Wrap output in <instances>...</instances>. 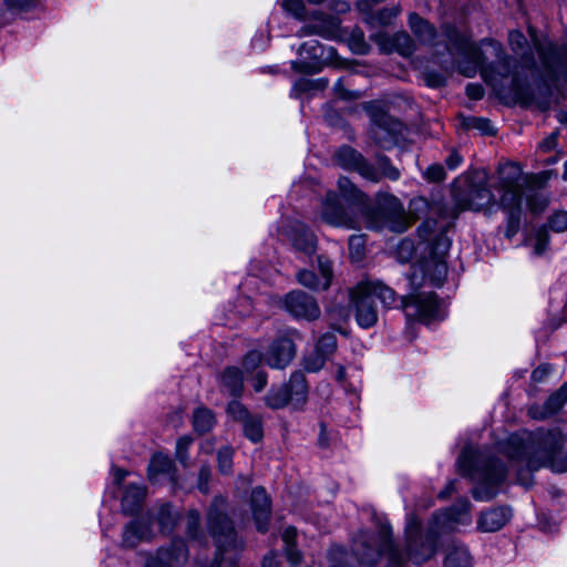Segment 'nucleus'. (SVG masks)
Listing matches in <instances>:
<instances>
[{
    "label": "nucleus",
    "instance_id": "a878e982",
    "mask_svg": "<svg viewBox=\"0 0 567 567\" xmlns=\"http://www.w3.org/2000/svg\"><path fill=\"white\" fill-rule=\"evenodd\" d=\"M288 389V396L293 409H300L307 401L308 384L305 374L297 371L291 374L289 383L285 385Z\"/></svg>",
    "mask_w": 567,
    "mask_h": 567
},
{
    "label": "nucleus",
    "instance_id": "6ab92c4d",
    "mask_svg": "<svg viewBox=\"0 0 567 567\" xmlns=\"http://www.w3.org/2000/svg\"><path fill=\"white\" fill-rule=\"evenodd\" d=\"M153 522L150 515L138 517L125 526L122 544L125 547H135L141 542L153 537Z\"/></svg>",
    "mask_w": 567,
    "mask_h": 567
},
{
    "label": "nucleus",
    "instance_id": "2eb2a0df",
    "mask_svg": "<svg viewBox=\"0 0 567 567\" xmlns=\"http://www.w3.org/2000/svg\"><path fill=\"white\" fill-rule=\"evenodd\" d=\"M350 296L357 323L363 329L373 327L378 321L374 299L369 293L360 291L359 284L351 290Z\"/></svg>",
    "mask_w": 567,
    "mask_h": 567
},
{
    "label": "nucleus",
    "instance_id": "ea45409f",
    "mask_svg": "<svg viewBox=\"0 0 567 567\" xmlns=\"http://www.w3.org/2000/svg\"><path fill=\"white\" fill-rule=\"evenodd\" d=\"M329 360L326 355L313 349V351L303 358V368L308 372L320 371Z\"/></svg>",
    "mask_w": 567,
    "mask_h": 567
},
{
    "label": "nucleus",
    "instance_id": "412c9836",
    "mask_svg": "<svg viewBox=\"0 0 567 567\" xmlns=\"http://www.w3.org/2000/svg\"><path fill=\"white\" fill-rule=\"evenodd\" d=\"M296 348L289 337L278 338L270 346L267 353V363L275 369H284L295 357Z\"/></svg>",
    "mask_w": 567,
    "mask_h": 567
},
{
    "label": "nucleus",
    "instance_id": "864d4df0",
    "mask_svg": "<svg viewBox=\"0 0 567 567\" xmlns=\"http://www.w3.org/2000/svg\"><path fill=\"white\" fill-rule=\"evenodd\" d=\"M210 476H212L210 467L208 465H203L199 471L197 487L204 494H207L209 491L208 483H209Z\"/></svg>",
    "mask_w": 567,
    "mask_h": 567
},
{
    "label": "nucleus",
    "instance_id": "bb28decb",
    "mask_svg": "<svg viewBox=\"0 0 567 567\" xmlns=\"http://www.w3.org/2000/svg\"><path fill=\"white\" fill-rule=\"evenodd\" d=\"M473 559L468 549L455 540L449 548L444 560V567H472Z\"/></svg>",
    "mask_w": 567,
    "mask_h": 567
},
{
    "label": "nucleus",
    "instance_id": "f3484780",
    "mask_svg": "<svg viewBox=\"0 0 567 567\" xmlns=\"http://www.w3.org/2000/svg\"><path fill=\"white\" fill-rule=\"evenodd\" d=\"M318 266L319 276L312 270H300L297 275L298 282L312 290L328 289L332 280V264L327 257L318 256Z\"/></svg>",
    "mask_w": 567,
    "mask_h": 567
},
{
    "label": "nucleus",
    "instance_id": "69168bd1",
    "mask_svg": "<svg viewBox=\"0 0 567 567\" xmlns=\"http://www.w3.org/2000/svg\"><path fill=\"white\" fill-rule=\"evenodd\" d=\"M297 536V530L295 527H287L282 534V539L286 546L295 545V539Z\"/></svg>",
    "mask_w": 567,
    "mask_h": 567
},
{
    "label": "nucleus",
    "instance_id": "c85d7f7f",
    "mask_svg": "<svg viewBox=\"0 0 567 567\" xmlns=\"http://www.w3.org/2000/svg\"><path fill=\"white\" fill-rule=\"evenodd\" d=\"M244 377L241 371L236 367L225 369L220 378L221 390L228 392L233 396L240 395L243 391Z\"/></svg>",
    "mask_w": 567,
    "mask_h": 567
},
{
    "label": "nucleus",
    "instance_id": "423d86ee",
    "mask_svg": "<svg viewBox=\"0 0 567 567\" xmlns=\"http://www.w3.org/2000/svg\"><path fill=\"white\" fill-rule=\"evenodd\" d=\"M334 161L340 167L357 172L361 177L373 183H378L382 178L398 181L401 175L386 156L378 155L375 164H372L360 152L348 145L337 150Z\"/></svg>",
    "mask_w": 567,
    "mask_h": 567
},
{
    "label": "nucleus",
    "instance_id": "338daca9",
    "mask_svg": "<svg viewBox=\"0 0 567 567\" xmlns=\"http://www.w3.org/2000/svg\"><path fill=\"white\" fill-rule=\"evenodd\" d=\"M269 38L256 34L251 40V45L255 50H264L268 43Z\"/></svg>",
    "mask_w": 567,
    "mask_h": 567
},
{
    "label": "nucleus",
    "instance_id": "774afa93",
    "mask_svg": "<svg viewBox=\"0 0 567 567\" xmlns=\"http://www.w3.org/2000/svg\"><path fill=\"white\" fill-rule=\"evenodd\" d=\"M455 491V481H450L446 486L440 492V498H447Z\"/></svg>",
    "mask_w": 567,
    "mask_h": 567
},
{
    "label": "nucleus",
    "instance_id": "f8f14e48",
    "mask_svg": "<svg viewBox=\"0 0 567 567\" xmlns=\"http://www.w3.org/2000/svg\"><path fill=\"white\" fill-rule=\"evenodd\" d=\"M454 199L458 210H481L483 208L499 205L494 194L485 185L472 184L466 192H454Z\"/></svg>",
    "mask_w": 567,
    "mask_h": 567
},
{
    "label": "nucleus",
    "instance_id": "58836bf2",
    "mask_svg": "<svg viewBox=\"0 0 567 567\" xmlns=\"http://www.w3.org/2000/svg\"><path fill=\"white\" fill-rule=\"evenodd\" d=\"M377 204L382 209H388L390 214L394 216H401L402 215V205L400 200L388 193H379L377 195Z\"/></svg>",
    "mask_w": 567,
    "mask_h": 567
},
{
    "label": "nucleus",
    "instance_id": "9b49d317",
    "mask_svg": "<svg viewBox=\"0 0 567 567\" xmlns=\"http://www.w3.org/2000/svg\"><path fill=\"white\" fill-rule=\"evenodd\" d=\"M301 60L292 61L291 68L300 73H316L327 63H332L337 51L332 47H323L318 40H309L298 51Z\"/></svg>",
    "mask_w": 567,
    "mask_h": 567
},
{
    "label": "nucleus",
    "instance_id": "49530a36",
    "mask_svg": "<svg viewBox=\"0 0 567 567\" xmlns=\"http://www.w3.org/2000/svg\"><path fill=\"white\" fill-rule=\"evenodd\" d=\"M349 249L352 259L359 261L364 254V239L361 235H352L349 238Z\"/></svg>",
    "mask_w": 567,
    "mask_h": 567
},
{
    "label": "nucleus",
    "instance_id": "9d476101",
    "mask_svg": "<svg viewBox=\"0 0 567 567\" xmlns=\"http://www.w3.org/2000/svg\"><path fill=\"white\" fill-rule=\"evenodd\" d=\"M364 110L373 124L371 134L374 142L382 148L390 147L401 132V122L390 116L378 101L365 103Z\"/></svg>",
    "mask_w": 567,
    "mask_h": 567
},
{
    "label": "nucleus",
    "instance_id": "ddd939ff",
    "mask_svg": "<svg viewBox=\"0 0 567 567\" xmlns=\"http://www.w3.org/2000/svg\"><path fill=\"white\" fill-rule=\"evenodd\" d=\"M284 306L285 309L297 319L313 321L321 315L317 300L300 290L291 291L286 295Z\"/></svg>",
    "mask_w": 567,
    "mask_h": 567
},
{
    "label": "nucleus",
    "instance_id": "c756f323",
    "mask_svg": "<svg viewBox=\"0 0 567 567\" xmlns=\"http://www.w3.org/2000/svg\"><path fill=\"white\" fill-rule=\"evenodd\" d=\"M409 27L421 42L430 43L435 38V28L416 13L410 14Z\"/></svg>",
    "mask_w": 567,
    "mask_h": 567
},
{
    "label": "nucleus",
    "instance_id": "a211bd4d",
    "mask_svg": "<svg viewBox=\"0 0 567 567\" xmlns=\"http://www.w3.org/2000/svg\"><path fill=\"white\" fill-rule=\"evenodd\" d=\"M148 480L152 484L169 483L176 485V468L168 455L156 453L151 458L148 470Z\"/></svg>",
    "mask_w": 567,
    "mask_h": 567
},
{
    "label": "nucleus",
    "instance_id": "3c124183",
    "mask_svg": "<svg viewBox=\"0 0 567 567\" xmlns=\"http://www.w3.org/2000/svg\"><path fill=\"white\" fill-rule=\"evenodd\" d=\"M262 355L259 351H250L244 359L243 365L247 373H252L261 363Z\"/></svg>",
    "mask_w": 567,
    "mask_h": 567
},
{
    "label": "nucleus",
    "instance_id": "473e14b6",
    "mask_svg": "<svg viewBox=\"0 0 567 567\" xmlns=\"http://www.w3.org/2000/svg\"><path fill=\"white\" fill-rule=\"evenodd\" d=\"M245 436L254 443H257L262 437L261 419L257 415H249L243 422Z\"/></svg>",
    "mask_w": 567,
    "mask_h": 567
},
{
    "label": "nucleus",
    "instance_id": "4be33fe9",
    "mask_svg": "<svg viewBox=\"0 0 567 567\" xmlns=\"http://www.w3.org/2000/svg\"><path fill=\"white\" fill-rule=\"evenodd\" d=\"M251 511L255 524L259 532H266L270 518V499L262 487H256L251 492Z\"/></svg>",
    "mask_w": 567,
    "mask_h": 567
},
{
    "label": "nucleus",
    "instance_id": "603ef678",
    "mask_svg": "<svg viewBox=\"0 0 567 567\" xmlns=\"http://www.w3.org/2000/svg\"><path fill=\"white\" fill-rule=\"evenodd\" d=\"M424 176L430 182H441L445 178V171L442 165L433 164L426 168Z\"/></svg>",
    "mask_w": 567,
    "mask_h": 567
},
{
    "label": "nucleus",
    "instance_id": "7c9ffc66",
    "mask_svg": "<svg viewBox=\"0 0 567 567\" xmlns=\"http://www.w3.org/2000/svg\"><path fill=\"white\" fill-rule=\"evenodd\" d=\"M216 423L213 412L204 406L197 408L193 413V426L195 432L204 434L210 431Z\"/></svg>",
    "mask_w": 567,
    "mask_h": 567
},
{
    "label": "nucleus",
    "instance_id": "6e6d98bb",
    "mask_svg": "<svg viewBox=\"0 0 567 567\" xmlns=\"http://www.w3.org/2000/svg\"><path fill=\"white\" fill-rule=\"evenodd\" d=\"M330 560H331V565L330 567H348V565H346L343 563V557L346 556V551L343 550V548L341 547H334L330 550Z\"/></svg>",
    "mask_w": 567,
    "mask_h": 567
},
{
    "label": "nucleus",
    "instance_id": "f03ea898",
    "mask_svg": "<svg viewBox=\"0 0 567 567\" xmlns=\"http://www.w3.org/2000/svg\"><path fill=\"white\" fill-rule=\"evenodd\" d=\"M564 447L565 437L559 429L522 431L492 449L464 447L457 467L461 475L475 484L472 489L474 499L488 502L498 494L508 473L507 465L496 454L506 456L511 467L518 468L519 482L528 484L529 473L540 467H549L556 473L567 472Z\"/></svg>",
    "mask_w": 567,
    "mask_h": 567
},
{
    "label": "nucleus",
    "instance_id": "37998d69",
    "mask_svg": "<svg viewBox=\"0 0 567 567\" xmlns=\"http://www.w3.org/2000/svg\"><path fill=\"white\" fill-rule=\"evenodd\" d=\"M233 454H234V451L229 446H224L218 451V453H217L218 467L221 473L227 474L231 470Z\"/></svg>",
    "mask_w": 567,
    "mask_h": 567
},
{
    "label": "nucleus",
    "instance_id": "f704fd0d",
    "mask_svg": "<svg viewBox=\"0 0 567 567\" xmlns=\"http://www.w3.org/2000/svg\"><path fill=\"white\" fill-rule=\"evenodd\" d=\"M337 347V337L333 332L322 333L315 344V349L329 359L336 352Z\"/></svg>",
    "mask_w": 567,
    "mask_h": 567
},
{
    "label": "nucleus",
    "instance_id": "7ed1b4c3",
    "mask_svg": "<svg viewBox=\"0 0 567 567\" xmlns=\"http://www.w3.org/2000/svg\"><path fill=\"white\" fill-rule=\"evenodd\" d=\"M470 512V501L462 498L452 507L434 514L425 534L421 532L420 520L410 515L405 525L404 549L393 543L391 527L382 522L377 534L360 532L353 539L352 551L361 564L370 566L383 555L388 560L386 567H408L410 560L415 565L423 564L434 556L441 535L453 530L456 525L471 522Z\"/></svg>",
    "mask_w": 567,
    "mask_h": 567
},
{
    "label": "nucleus",
    "instance_id": "bf43d9fd",
    "mask_svg": "<svg viewBox=\"0 0 567 567\" xmlns=\"http://www.w3.org/2000/svg\"><path fill=\"white\" fill-rule=\"evenodd\" d=\"M550 373V367L547 364L539 365L532 373V379L535 382H542Z\"/></svg>",
    "mask_w": 567,
    "mask_h": 567
},
{
    "label": "nucleus",
    "instance_id": "e2e57ef3",
    "mask_svg": "<svg viewBox=\"0 0 567 567\" xmlns=\"http://www.w3.org/2000/svg\"><path fill=\"white\" fill-rule=\"evenodd\" d=\"M466 93L472 100H480L484 95V91L481 85L477 84H468L466 86Z\"/></svg>",
    "mask_w": 567,
    "mask_h": 567
},
{
    "label": "nucleus",
    "instance_id": "5fc2aeb1",
    "mask_svg": "<svg viewBox=\"0 0 567 567\" xmlns=\"http://www.w3.org/2000/svg\"><path fill=\"white\" fill-rule=\"evenodd\" d=\"M472 126L474 128H477L478 131H481L485 135H494L495 134V130H494L493 125L486 118L474 117L472 120Z\"/></svg>",
    "mask_w": 567,
    "mask_h": 567
},
{
    "label": "nucleus",
    "instance_id": "a18cd8bd",
    "mask_svg": "<svg viewBox=\"0 0 567 567\" xmlns=\"http://www.w3.org/2000/svg\"><path fill=\"white\" fill-rule=\"evenodd\" d=\"M549 228L556 233L567 230V212L558 210L554 213L548 219Z\"/></svg>",
    "mask_w": 567,
    "mask_h": 567
},
{
    "label": "nucleus",
    "instance_id": "20e7f679",
    "mask_svg": "<svg viewBox=\"0 0 567 567\" xmlns=\"http://www.w3.org/2000/svg\"><path fill=\"white\" fill-rule=\"evenodd\" d=\"M338 190L347 202V207L341 205L336 193L329 192L322 203L321 218L336 227L354 228L357 226L355 210L367 206L368 197L348 177L338 179Z\"/></svg>",
    "mask_w": 567,
    "mask_h": 567
},
{
    "label": "nucleus",
    "instance_id": "79ce46f5",
    "mask_svg": "<svg viewBox=\"0 0 567 567\" xmlns=\"http://www.w3.org/2000/svg\"><path fill=\"white\" fill-rule=\"evenodd\" d=\"M193 443V437L189 435H184L179 437L176 442L175 449V457L183 466H187L188 462V450Z\"/></svg>",
    "mask_w": 567,
    "mask_h": 567
},
{
    "label": "nucleus",
    "instance_id": "680f3d73",
    "mask_svg": "<svg viewBox=\"0 0 567 567\" xmlns=\"http://www.w3.org/2000/svg\"><path fill=\"white\" fill-rule=\"evenodd\" d=\"M267 384V375L264 371H257L254 378V389L260 392Z\"/></svg>",
    "mask_w": 567,
    "mask_h": 567
},
{
    "label": "nucleus",
    "instance_id": "de8ad7c7",
    "mask_svg": "<svg viewBox=\"0 0 567 567\" xmlns=\"http://www.w3.org/2000/svg\"><path fill=\"white\" fill-rule=\"evenodd\" d=\"M344 79L340 78L337 80V82L333 85L334 93L338 97L342 100H357L361 96V93L359 91H348L344 87Z\"/></svg>",
    "mask_w": 567,
    "mask_h": 567
},
{
    "label": "nucleus",
    "instance_id": "393cba45",
    "mask_svg": "<svg viewBox=\"0 0 567 567\" xmlns=\"http://www.w3.org/2000/svg\"><path fill=\"white\" fill-rule=\"evenodd\" d=\"M290 240L297 250L306 255H311L316 250L317 239L315 234L301 223L292 226Z\"/></svg>",
    "mask_w": 567,
    "mask_h": 567
},
{
    "label": "nucleus",
    "instance_id": "aec40b11",
    "mask_svg": "<svg viewBox=\"0 0 567 567\" xmlns=\"http://www.w3.org/2000/svg\"><path fill=\"white\" fill-rule=\"evenodd\" d=\"M512 509L507 506L492 507L483 511L477 519V529L482 533H495L511 519Z\"/></svg>",
    "mask_w": 567,
    "mask_h": 567
},
{
    "label": "nucleus",
    "instance_id": "052dcab7",
    "mask_svg": "<svg viewBox=\"0 0 567 567\" xmlns=\"http://www.w3.org/2000/svg\"><path fill=\"white\" fill-rule=\"evenodd\" d=\"M400 12L399 8L383 9L379 12V20L381 23L386 24L391 19L395 18Z\"/></svg>",
    "mask_w": 567,
    "mask_h": 567
},
{
    "label": "nucleus",
    "instance_id": "f257e3e1",
    "mask_svg": "<svg viewBox=\"0 0 567 567\" xmlns=\"http://www.w3.org/2000/svg\"><path fill=\"white\" fill-rule=\"evenodd\" d=\"M528 33L532 44L519 30H513L508 34L511 49L519 59V64L515 69L512 68L511 60L504 56L498 42L483 41L496 56L494 63L484 64L481 49L473 42L461 39L456 44L461 58L457 62L458 71L467 78H473L480 70L484 81L499 93L503 91L504 81L511 79L509 92L523 105L532 104L534 96L522 85L519 69L527 73L526 81L542 84L547 91L567 84V45L540 40L532 27Z\"/></svg>",
    "mask_w": 567,
    "mask_h": 567
},
{
    "label": "nucleus",
    "instance_id": "09e8293b",
    "mask_svg": "<svg viewBox=\"0 0 567 567\" xmlns=\"http://www.w3.org/2000/svg\"><path fill=\"white\" fill-rule=\"evenodd\" d=\"M227 413L236 421H240L241 423L248 417L250 414L245 409V406L239 401H231L227 406Z\"/></svg>",
    "mask_w": 567,
    "mask_h": 567
},
{
    "label": "nucleus",
    "instance_id": "4c0bfd02",
    "mask_svg": "<svg viewBox=\"0 0 567 567\" xmlns=\"http://www.w3.org/2000/svg\"><path fill=\"white\" fill-rule=\"evenodd\" d=\"M281 7L284 11L299 21H306L309 18L306 4L302 0H282Z\"/></svg>",
    "mask_w": 567,
    "mask_h": 567
},
{
    "label": "nucleus",
    "instance_id": "1a4fd4ad",
    "mask_svg": "<svg viewBox=\"0 0 567 567\" xmlns=\"http://www.w3.org/2000/svg\"><path fill=\"white\" fill-rule=\"evenodd\" d=\"M401 306L409 320H417L430 324L445 318L444 305L433 292L402 297Z\"/></svg>",
    "mask_w": 567,
    "mask_h": 567
},
{
    "label": "nucleus",
    "instance_id": "0eeeda50",
    "mask_svg": "<svg viewBox=\"0 0 567 567\" xmlns=\"http://www.w3.org/2000/svg\"><path fill=\"white\" fill-rule=\"evenodd\" d=\"M447 225L439 224L436 220L426 219L419 228L417 234L431 259L434 261V274L432 280L436 287L443 285L447 275L446 256L451 248V239L447 236Z\"/></svg>",
    "mask_w": 567,
    "mask_h": 567
},
{
    "label": "nucleus",
    "instance_id": "2f4dec72",
    "mask_svg": "<svg viewBox=\"0 0 567 567\" xmlns=\"http://www.w3.org/2000/svg\"><path fill=\"white\" fill-rule=\"evenodd\" d=\"M152 518V522H156L159 526V529L162 533H171L177 522V513L173 512L172 506L168 504H163L157 511V514L155 517L150 515Z\"/></svg>",
    "mask_w": 567,
    "mask_h": 567
},
{
    "label": "nucleus",
    "instance_id": "5701e85b",
    "mask_svg": "<svg viewBox=\"0 0 567 567\" xmlns=\"http://www.w3.org/2000/svg\"><path fill=\"white\" fill-rule=\"evenodd\" d=\"M567 403V382L557 391L551 393L543 405H533L529 408V415L537 420L549 417L560 411Z\"/></svg>",
    "mask_w": 567,
    "mask_h": 567
},
{
    "label": "nucleus",
    "instance_id": "c9c22d12",
    "mask_svg": "<svg viewBox=\"0 0 567 567\" xmlns=\"http://www.w3.org/2000/svg\"><path fill=\"white\" fill-rule=\"evenodd\" d=\"M327 80H309V79H298L292 86L291 96H297L300 93L310 92L312 90H322L327 86Z\"/></svg>",
    "mask_w": 567,
    "mask_h": 567
},
{
    "label": "nucleus",
    "instance_id": "e433bc0d",
    "mask_svg": "<svg viewBox=\"0 0 567 567\" xmlns=\"http://www.w3.org/2000/svg\"><path fill=\"white\" fill-rule=\"evenodd\" d=\"M266 404L271 409H281L290 404L288 389L286 386L271 389L266 396Z\"/></svg>",
    "mask_w": 567,
    "mask_h": 567
},
{
    "label": "nucleus",
    "instance_id": "72a5a7b5",
    "mask_svg": "<svg viewBox=\"0 0 567 567\" xmlns=\"http://www.w3.org/2000/svg\"><path fill=\"white\" fill-rule=\"evenodd\" d=\"M392 50L398 51L403 56H409L414 51V43L406 32H398L391 38Z\"/></svg>",
    "mask_w": 567,
    "mask_h": 567
},
{
    "label": "nucleus",
    "instance_id": "cd10ccee",
    "mask_svg": "<svg viewBox=\"0 0 567 567\" xmlns=\"http://www.w3.org/2000/svg\"><path fill=\"white\" fill-rule=\"evenodd\" d=\"M145 495L146 488L143 485H127L122 498L123 511L128 514L135 513L141 507Z\"/></svg>",
    "mask_w": 567,
    "mask_h": 567
},
{
    "label": "nucleus",
    "instance_id": "b1692460",
    "mask_svg": "<svg viewBox=\"0 0 567 567\" xmlns=\"http://www.w3.org/2000/svg\"><path fill=\"white\" fill-rule=\"evenodd\" d=\"M359 290L369 293L373 299H379L386 308H391L396 305L398 299L395 291L383 285L381 281L370 279L362 280L359 282Z\"/></svg>",
    "mask_w": 567,
    "mask_h": 567
},
{
    "label": "nucleus",
    "instance_id": "0e129e2a",
    "mask_svg": "<svg viewBox=\"0 0 567 567\" xmlns=\"http://www.w3.org/2000/svg\"><path fill=\"white\" fill-rule=\"evenodd\" d=\"M462 161V156L457 152H452L445 163L451 171H454L461 165Z\"/></svg>",
    "mask_w": 567,
    "mask_h": 567
},
{
    "label": "nucleus",
    "instance_id": "6e6552de",
    "mask_svg": "<svg viewBox=\"0 0 567 567\" xmlns=\"http://www.w3.org/2000/svg\"><path fill=\"white\" fill-rule=\"evenodd\" d=\"M226 501L217 496L214 498L207 515L208 528L216 542L217 557L210 567H220L228 551L237 553L241 544L237 540L231 520L225 513Z\"/></svg>",
    "mask_w": 567,
    "mask_h": 567
},
{
    "label": "nucleus",
    "instance_id": "4468645a",
    "mask_svg": "<svg viewBox=\"0 0 567 567\" xmlns=\"http://www.w3.org/2000/svg\"><path fill=\"white\" fill-rule=\"evenodd\" d=\"M339 34V19L322 11H313L310 21L303 24L297 33L298 37L319 35L328 40L337 39Z\"/></svg>",
    "mask_w": 567,
    "mask_h": 567
},
{
    "label": "nucleus",
    "instance_id": "c03bdc74",
    "mask_svg": "<svg viewBox=\"0 0 567 567\" xmlns=\"http://www.w3.org/2000/svg\"><path fill=\"white\" fill-rule=\"evenodd\" d=\"M549 243V235L545 227H540L536 230L534 236V252L536 255H543L547 250Z\"/></svg>",
    "mask_w": 567,
    "mask_h": 567
},
{
    "label": "nucleus",
    "instance_id": "a19ab883",
    "mask_svg": "<svg viewBox=\"0 0 567 567\" xmlns=\"http://www.w3.org/2000/svg\"><path fill=\"white\" fill-rule=\"evenodd\" d=\"M526 205L534 214H540L548 205V198L537 190H532L526 195Z\"/></svg>",
    "mask_w": 567,
    "mask_h": 567
},
{
    "label": "nucleus",
    "instance_id": "4d7b16f0",
    "mask_svg": "<svg viewBox=\"0 0 567 567\" xmlns=\"http://www.w3.org/2000/svg\"><path fill=\"white\" fill-rule=\"evenodd\" d=\"M557 140H558V133L557 132H553L550 135L545 137L539 143V148L543 152H550V151H553L557 146Z\"/></svg>",
    "mask_w": 567,
    "mask_h": 567
},
{
    "label": "nucleus",
    "instance_id": "8fccbe9b",
    "mask_svg": "<svg viewBox=\"0 0 567 567\" xmlns=\"http://www.w3.org/2000/svg\"><path fill=\"white\" fill-rule=\"evenodd\" d=\"M200 515L196 509H192L187 514V526L186 530L189 537L196 538L199 530Z\"/></svg>",
    "mask_w": 567,
    "mask_h": 567
},
{
    "label": "nucleus",
    "instance_id": "39448f33",
    "mask_svg": "<svg viewBox=\"0 0 567 567\" xmlns=\"http://www.w3.org/2000/svg\"><path fill=\"white\" fill-rule=\"evenodd\" d=\"M525 179L522 168L516 163H507L498 168V182L494 186L499 194V206L508 212L507 236H513L519 228Z\"/></svg>",
    "mask_w": 567,
    "mask_h": 567
},
{
    "label": "nucleus",
    "instance_id": "13d9d810",
    "mask_svg": "<svg viewBox=\"0 0 567 567\" xmlns=\"http://www.w3.org/2000/svg\"><path fill=\"white\" fill-rule=\"evenodd\" d=\"M286 556L292 566H297L301 561V553L295 545L286 546Z\"/></svg>",
    "mask_w": 567,
    "mask_h": 567
},
{
    "label": "nucleus",
    "instance_id": "dca6fc26",
    "mask_svg": "<svg viewBox=\"0 0 567 567\" xmlns=\"http://www.w3.org/2000/svg\"><path fill=\"white\" fill-rule=\"evenodd\" d=\"M188 550L183 539H174L169 547L159 548L144 567H176L187 560Z\"/></svg>",
    "mask_w": 567,
    "mask_h": 567
}]
</instances>
